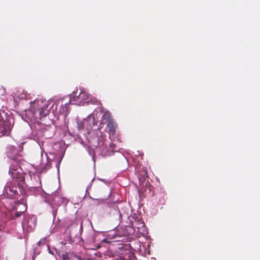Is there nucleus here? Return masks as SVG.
I'll return each instance as SVG.
<instances>
[{"mask_svg":"<svg viewBox=\"0 0 260 260\" xmlns=\"http://www.w3.org/2000/svg\"><path fill=\"white\" fill-rule=\"evenodd\" d=\"M30 106L29 111L34 117L41 119L49 114L48 102L46 100L36 99L30 102Z\"/></svg>","mask_w":260,"mask_h":260,"instance_id":"nucleus-1","label":"nucleus"},{"mask_svg":"<svg viewBox=\"0 0 260 260\" xmlns=\"http://www.w3.org/2000/svg\"><path fill=\"white\" fill-rule=\"evenodd\" d=\"M107 128L109 134L114 135L116 133L117 124L114 120L110 121L107 123Z\"/></svg>","mask_w":260,"mask_h":260,"instance_id":"nucleus-7","label":"nucleus"},{"mask_svg":"<svg viewBox=\"0 0 260 260\" xmlns=\"http://www.w3.org/2000/svg\"><path fill=\"white\" fill-rule=\"evenodd\" d=\"M90 119L92 121L93 124L94 125V121H95L94 116H93L92 117L91 116H90L89 117H88V120H89Z\"/></svg>","mask_w":260,"mask_h":260,"instance_id":"nucleus-9","label":"nucleus"},{"mask_svg":"<svg viewBox=\"0 0 260 260\" xmlns=\"http://www.w3.org/2000/svg\"><path fill=\"white\" fill-rule=\"evenodd\" d=\"M49 199L50 200L52 204L57 206L62 205H66L68 203V200L66 198L63 197L58 194L50 196Z\"/></svg>","mask_w":260,"mask_h":260,"instance_id":"nucleus-4","label":"nucleus"},{"mask_svg":"<svg viewBox=\"0 0 260 260\" xmlns=\"http://www.w3.org/2000/svg\"><path fill=\"white\" fill-rule=\"evenodd\" d=\"M24 143V142H22L21 144L23 145Z\"/></svg>","mask_w":260,"mask_h":260,"instance_id":"nucleus-15","label":"nucleus"},{"mask_svg":"<svg viewBox=\"0 0 260 260\" xmlns=\"http://www.w3.org/2000/svg\"><path fill=\"white\" fill-rule=\"evenodd\" d=\"M35 226H36V224L35 223H34L33 226H32L31 225H30V230L32 231Z\"/></svg>","mask_w":260,"mask_h":260,"instance_id":"nucleus-10","label":"nucleus"},{"mask_svg":"<svg viewBox=\"0 0 260 260\" xmlns=\"http://www.w3.org/2000/svg\"><path fill=\"white\" fill-rule=\"evenodd\" d=\"M16 205H18V206H19L20 205H22L23 206V210L22 211H16V212H15L14 213V216L16 217H18L19 216H20L22 214H23L24 211H25L26 210V207H25V206L22 204H20V203H18V204H16Z\"/></svg>","mask_w":260,"mask_h":260,"instance_id":"nucleus-8","label":"nucleus"},{"mask_svg":"<svg viewBox=\"0 0 260 260\" xmlns=\"http://www.w3.org/2000/svg\"><path fill=\"white\" fill-rule=\"evenodd\" d=\"M25 186L23 185H18L15 181L8 182L4 188V193L9 198L14 199L18 198V197L22 196L23 197L26 192L25 190Z\"/></svg>","mask_w":260,"mask_h":260,"instance_id":"nucleus-3","label":"nucleus"},{"mask_svg":"<svg viewBox=\"0 0 260 260\" xmlns=\"http://www.w3.org/2000/svg\"><path fill=\"white\" fill-rule=\"evenodd\" d=\"M100 111L103 114L102 119L103 121H105L106 122L108 123L110 121L113 120L111 114L109 111L106 110L104 108H101Z\"/></svg>","mask_w":260,"mask_h":260,"instance_id":"nucleus-5","label":"nucleus"},{"mask_svg":"<svg viewBox=\"0 0 260 260\" xmlns=\"http://www.w3.org/2000/svg\"><path fill=\"white\" fill-rule=\"evenodd\" d=\"M13 209H17V207H13Z\"/></svg>","mask_w":260,"mask_h":260,"instance_id":"nucleus-14","label":"nucleus"},{"mask_svg":"<svg viewBox=\"0 0 260 260\" xmlns=\"http://www.w3.org/2000/svg\"><path fill=\"white\" fill-rule=\"evenodd\" d=\"M75 100L79 101V102H86L89 99L88 94L84 91H81L78 95L74 97Z\"/></svg>","mask_w":260,"mask_h":260,"instance_id":"nucleus-6","label":"nucleus"},{"mask_svg":"<svg viewBox=\"0 0 260 260\" xmlns=\"http://www.w3.org/2000/svg\"><path fill=\"white\" fill-rule=\"evenodd\" d=\"M21 149H22V146H21V149L20 148V151H21Z\"/></svg>","mask_w":260,"mask_h":260,"instance_id":"nucleus-13","label":"nucleus"},{"mask_svg":"<svg viewBox=\"0 0 260 260\" xmlns=\"http://www.w3.org/2000/svg\"><path fill=\"white\" fill-rule=\"evenodd\" d=\"M12 161L9 172L13 178L12 181L16 182L18 185L25 186V177L22 169L19 167L20 160L14 158Z\"/></svg>","mask_w":260,"mask_h":260,"instance_id":"nucleus-2","label":"nucleus"},{"mask_svg":"<svg viewBox=\"0 0 260 260\" xmlns=\"http://www.w3.org/2000/svg\"><path fill=\"white\" fill-rule=\"evenodd\" d=\"M26 94H21V96L19 97L20 99H23V98H25L26 97Z\"/></svg>","mask_w":260,"mask_h":260,"instance_id":"nucleus-11","label":"nucleus"},{"mask_svg":"<svg viewBox=\"0 0 260 260\" xmlns=\"http://www.w3.org/2000/svg\"><path fill=\"white\" fill-rule=\"evenodd\" d=\"M10 129H9V131H6V132L5 133V134L6 135H9V133H10Z\"/></svg>","mask_w":260,"mask_h":260,"instance_id":"nucleus-12","label":"nucleus"}]
</instances>
